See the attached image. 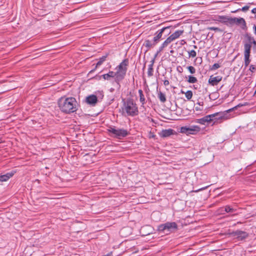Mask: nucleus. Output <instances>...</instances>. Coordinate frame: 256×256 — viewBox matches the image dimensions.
I'll return each mask as SVG.
<instances>
[{"label": "nucleus", "mask_w": 256, "mask_h": 256, "mask_svg": "<svg viewBox=\"0 0 256 256\" xmlns=\"http://www.w3.org/2000/svg\"><path fill=\"white\" fill-rule=\"evenodd\" d=\"M176 132L174 130L168 128L162 130L160 132H159V135L161 138H166L174 134Z\"/></svg>", "instance_id": "obj_11"}, {"label": "nucleus", "mask_w": 256, "mask_h": 256, "mask_svg": "<svg viewBox=\"0 0 256 256\" xmlns=\"http://www.w3.org/2000/svg\"><path fill=\"white\" fill-rule=\"evenodd\" d=\"M164 48L165 47L162 44L160 46L158 50V52H160L162 51Z\"/></svg>", "instance_id": "obj_40"}, {"label": "nucleus", "mask_w": 256, "mask_h": 256, "mask_svg": "<svg viewBox=\"0 0 256 256\" xmlns=\"http://www.w3.org/2000/svg\"><path fill=\"white\" fill-rule=\"evenodd\" d=\"M2 140L1 138H0V144L2 143Z\"/></svg>", "instance_id": "obj_54"}, {"label": "nucleus", "mask_w": 256, "mask_h": 256, "mask_svg": "<svg viewBox=\"0 0 256 256\" xmlns=\"http://www.w3.org/2000/svg\"><path fill=\"white\" fill-rule=\"evenodd\" d=\"M160 52H158V51H157L156 53L154 54V58L155 59L157 57V56H158V54Z\"/></svg>", "instance_id": "obj_46"}, {"label": "nucleus", "mask_w": 256, "mask_h": 256, "mask_svg": "<svg viewBox=\"0 0 256 256\" xmlns=\"http://www.w3.org/2000/svg\"><path fill=\"white\" fill-rule=\"evenodd\" d=\"M196 56V52L194 50H192L190 52H188V56L190 58H194Z\"/></svg>", "instance_id": "obj_31"}, {"label": "nucleus", "mask_w": 256, "mask_h": 256, "mask_svg": "<svg viewBox=\"0 0 256 256\" xmlns=\"http://www.w3.org/2000/svg\"><path fill=\"white\" fill-rule=\"evenodd\" d=\"M244 37L246 38V40H244V42H246L252 45V42L254 40V37L252 36L250 34L248 33L244 34Z\"/></svg>", "instance_id": "obj_23"}, {"label": "nucleus", "mask_w": 256, "mask_h": 256, "mask_svg": "<svg viewBox=\"0 0 256 256\" xmlns=\"http://www.w3.org/2000/svg\"><path fill=\"white\" fill-rule=\"evenodd\" d=\"M200 130V128L198 126H192L190 127L187 126H182L180 128V132L184 133V134H193L192 132L197 131L198 132Z\"/></svg>", "instance_id": "obj_9"}, {"label": "nucleus", "mask_w": 256, "mask_h": 256, "mask_svg": "<svg viewBox=\"0 0 256 256\" xmlns=\"http://www.w3.org/2000/svg\"><path fill=\"white\" fill-rule=\"evenodd\" d=\"M210 117V116H206L198 120V122L200 124H204L206 122H210L209 119Z\"/></svg>", "instance_id": "obj_26"}, {"label": "nucleus", "mask_w": 256, "mask_h": 256, "mask_svg": "<svg viewBox=\"0 0 256 256\" xmlns=\"http://www.w3.org/2000/svg\"><path fill=\"white\" fill-rule=\"evenodd\" d=\"M108 54H106L105 56H102L100 58L94 70H92L90 72H94L98 66H100L106 60V58L108 57Z\"/></svg>", "instance_id": "obj_15"}, {"label": "nucleus", "mask_w": 256, "mask_h": 256, "mask_svg": "<svg viewBox=\"0 0 256 256\" xmlns=\"http://www.w3.org/2000/svg\"><path fill=\"white\" fill-rule=\"evenodd\" d=\"M162 44L165 48L168 45V44H167V42H166V40L164 41V42Z\"/></svg>", "instance_id": "obj_43"}, {"label": "nucleus", "mask_w": 256, "mask_h": 256, "mask_svg": "<svg viewBox=\"0 0 256 256\" xmlns=\"http://www.w3.org/2000/svg\"><path fill=\"white\" fill-rule=\"evenodd\" d=\"M138 94L140 96V101L142 104V106H144V105L146 104V101L142 90L140 89L138 90Z\"/></svg>", "instance_id": "obj_20"}, {"label": "nucleus", "mask_w": 256, "mask_h": 256, "mask_svg": "<svg viewBox=\"0 0 256 256\" xmlns=\"http://www.w3.org/2000/svg\"><path fill=\"white\" fill-rule=\"evenodd\" d=\"M236 108V106H235L224 112H218L215 113L216 117L214 118V122H221L224 120H228V118H230V117L228 116V114L230 112H232Z\"/></svg>", "instance_id": "obj_6"}, {"label": "nucleus", "mask_w": 256, "mask_h": 256, "mask_svg": "<svg viewBox=\"0 0 256 256\" xmlns=\"http://www.w3.org/2000/svg\"><path fill=\"white\" fill-rule=\"evenodd\" d=\"M252 14H256V8H254L252 10Z\"/></svg>", "instance_id": "obj_45"}, {"label": "nucleus", "mask_w": 256, "mask_h": 256, "mask_svg": "<svg viewBox=\"0 0 256 256\" xmlns=\"http://www.w3.org/2000/svg\"><path fill=\"white\" fill-rule=\"evenodd\" d=\"M14 174V172H8L4 175L0 176V182H6Z\"/></svg>", "instance_id": "obj_16"}, {"label": "nucleus", "mask_w": 256, "mask_h": 256, "mask_svg": "<svg viewBox=\"0 0 256 256\" xmlns=\"http://www.w3.org/2000/svg\"><path fill=\"white\" fill-rule=\"evenodd\" d=\"M219 19L220 20V21L222 22L224 24H232L231 20H232V18L231 17L222 16H219Z\"/></svg>", "instance_id": "obj_17"}, {"label": "nucleus", "mask_w": 256, "mask_h": 256, "mask_svg": "<svg viewBox=\"0 0 256 256\" xmlns=\"http://www.w3.org/2000/svg\"><path fill=\"white\" fill-rule=\"evenodd\" d=\"M108 130L114 137L118 138L126 137L128 134V130L124 129H116L114 128L110 127Z\"/></svg>", "instance_id": "obj_5"}, {"label": "nucleus", "mask_w": 256, "mask_h": 256, "mask_svg": "<svg viewBox=\"0 0 256 256\" xmlns=\"http://www.w3.org/2000/svg\"><path fill=\"white\" fill-rule=\"evenodd\" d=\"M166 42L169 44L172 42L174 40L170 36H169L166 40Z\"/></svg>", "instance_id": "obj_36"}, {"label": "nucleus", "mask_w": 256, "mask_h": 256, "mask_svg": "<svg viewBox=\"0 0 256 256\" xmlns=\"http://www.w3.org/2000/svg\"><path fill=\"white\" fill-rule=\"evenodd\" d=\"M181 92L182 94H185V92L182 90H181Z\"/></svg>", "instance_id": "obj_52"}, {"label": "nucleus", "mask_w": 256, "mask_h": 256, "mask_svg": "<svg viewBox=\"0 0 256 256\" xmlns=\"http://www.w3.org/2000/svg\"><path fill=\"white\" fill-rule=\"evenodd\" d=\"M232 24H242L244 26H246V23L245 20L242 18H232Z\"/></svg>", "instance_id": "obj_14"}, {"label": "nucleus", "mask_w": 256, "mask_h": 256, "mask_svg": "<svg viewBox=\"0 0 256 256\" xmlns=\"http://www.w3.org/2000/svg\"><path fill=\"white\" fill-rule=\"evenodd\" d=\"M154 62V58H153L150 61V64L148 65V75L149 77H150L153 76V65Z\"/></svg>", "instance_id": "obj_21"}, {"label": "nucleus", "mask_w": 256, "mask_h": 256, "mask_svg": "<svg viewBox=\"0 0 256 256\" xmlns=\"http://www.w3.org/2000/svg\"><path fill=\"white\" fill-rule=\"evenodd\" d=\"M164 84L165 86H167L170 84V82L168 80H164Z\"/></svg>", "instance_id": "obj_41"}, {"label": "nucleus", "mask_w": 256, "mask_h": 256, "mask_svg": "<svg viewBox=\"0 0 256 256\" xmlns=\"http://www.w3.org/2000/svg\"><path fill=\"white\" fill-rule=\"evenodd\" d=\"M250 56H244V66L246 68L250 62Z\"/></svg>", "instance_id": "obj_28"}, {"label": "nucleus", "mask_w": 256, "mask_h": 256, "mask_svg": "<svg viewBox=\"0 0 256 256\" xmlns=\"http://www.w3.org/2000/svg\"><path fill=\"white\" fill-rule=\"evenodd\" d=\"M252 44H254V46H256V41L254 39L252 42Z\"/></svg>", "instance_id": "obj_47"}, {"label": "nucleus", "mask_w": 256, "mask_h": 256, "mask_svg": "<svg viewBox=\"0 0 256 256\" xmlns=\"http://www.w3.org/2000/svg\"><path fill=\"white\" fill-rule=\"evenodd\" d=\"M197 104H198L200 106H202L204 104V102H198L197 103Z\"/></svg>", "instance_id": "obj_44"}, {"label": "nucleus", "mask_w": 256, "mask_h": 256, "mask_svg": "<svg viewBox=\"0 0 256 256\" xmlns=\"http://www.w3.org/2000/svg\"><path fill=\"white\" fill-rule=\"evenodd\" d=\"M232 234L239 240H243L248 236V234L246 232L238 230L233 232Z\"/></svg>", "instance_id": "obj_10"}, {"label": "nucleus", "mask_w": 256, "mask_h": 256, "mask_svg": "<svg viewBox=\"0 0 256 256\" xmlns=\"http://www.w3.org/2000/svg\"><path fill=\"white\" fill-rule=\"evenodd\" d=\"M208 116H210L209 119H210V122H212V121H214V118H215L216 116V115H215V114H210V115H208Z\"/></svg>", "instance_id": "obj_38"}, {"label": "nucleus", "mask_w": 256, "mask_h": 256, "mask_svg": "<svg viewBox=\"0 0 256 256\" xmlns=\"http://www.w3.org/2000/svg\"><path fill=\"white\" fill-rule=\"evenodd\" d=\"M184 32V30H178L174 32L170 36L174 40L178 38L180 36H181Z\"/></svg>", "instance_id": "obj_22"}, {"label": "nucleus", "mask_w": 256, "mask_h": 256, "mask_svg": "<svg viewBox=\"0 0 256 256\" xmlns=\"http://www.w3.org/2000/svg\"><path fill=\"white\" fill-rule=\"evenodd\" d=\"M168 27H169V28L168 29V30H166L165 32H164V34H165V36H167L168 35H169L170 32H171V30H170V28H172V26H168Z\"/></svg>", "instance_id": "obj_35"}, {"label": "nucleus", "mask_w": 256, "mask_h": 256, "mask_svg": "<svg viewBox=\"0 0 256 256\" xmlns=\"http://www.w3.org/2000/svg\"><path fill=\"white\" fill-rule=\"evenodd\" d=\"M180 69H181V70H180L179 72H182V68H180Z\"/></svg>", "instance_id": "obj_51"}, {"label": "nucleus", "mask_w": 256, "mask_h": 256, "mask_svg": "<svg viewBox=\"0 0 256 256\" xmlns=\"http://www.w3.org/2000/svg\"><path fill=\"white\" fill-rule=\"evenodd\" d=\"M121 110L122 114L125 116H134L138 114L137 104L131 98L122 100Z\"/></svg>", "instance_id": "obj_2"}, {"label": "nucleus", "mask_w": 256, "mask_h": 256, "mask_svg": "<svg viewBox=\"0 0 256 256\" xmlns=\"http://www.w3.org/2000/svg\"><path fill=\"white\" fill-rule=\"evenodd\" d=\"M77 102L74 98L62 97L58 101V106L62 112L66 114L74 112L77 110Z\"/></svg>", "instance_id": "obj_1"}, {"label": "nucleus", "mask_w": 256, "mask_h": 256, "mask_svg": "<svg viewBox=\"0 0 256 256\" xmlns=\"http://www.w3.org/2000/svg\"><path fill=\"white\" fill-rule=\"evenodd\" d=\"M180 69H181V70H180L179 72H182V68H180Z\"/></svg>", "instance_id": "obj_50"}, {"label": "nucleus", "mask_w": 256, "mask_h": 256, "mask_svg": "<svg viewBox=\"0 0 256 256\" xmlns=\"http://www.w3.org/2000/svg\"><path fill=\"white\" fill-rule=\"evenodd\" d=\"M187 68L191 74H194L196 72V69L192 66H188L187 67Z\"/></svg>", "instance_id": "obj_32"}, {"label": "nucleus", "mask_w": 256, "mask_h": 256, "mask_svg": "<svg viewBox=\"0 0 256 256\" xmlns=\"http://www.w3.org/2000/svg\"><path fill=\"white\" fill-rule=\"evenodd\" d=\"M254 48L256 49V46H254Z\"/></svg>", "instance_id": "obj_56"}, {"label": "nucleus", "mask_w": 256, "mask_h": 256, "mask_svg": "<svg viewBox=\"0 0 256 256\" xmlns=\"http://www.w3.org/2000/svg\"><path fill=\"white\" fill-rule=\"evenodd\" d=\"M250 4H254L253 2H252V3H248V5L246 6H244L242 7V8H240L238 10H236V11H240V10H242L244 12H246L247 10H248L250 8Z\"/></svg>", "instance_id": "obj_29"}, {"label": "nucleus", "mask_w": 256, "mask_h": 256, "mask_svg": "<svg viewBox=\"0 0 256 256\" xmlns=\"http://www.w3.org/2000/svg\"><path fill=\"white\" fill-rule=\"evenodd\" d=\"M169 27H164L158 30L154 34V36L152 40L156 44L160 42L162 38V34L166 30H168Z\"/></svg>", "instance_id": "obj_8"}, {"label": "nucleus", "mask_w": 256, "mask_h": 256, "mask_svg": "<svg viewBox=\"0 0 256 256\" xmlns=\"http://www.w3.org/2000/svg\"><path fill=\"white\" fill-rule=\"evenodd\" d=\"M156 44L154 42L153 40L151 41L149 40H146L144 44V46L147 48L148 50L154 48Z\"/></svg>", "instance_id": "obj_18"}, {"label": "nucleus", "mask_w": 256, "mask_h": 256, "mask_svg": "<svg viewBox=\"0 0 256 256\" xmlns=\"http://www.w3.org/2000/svg\"><path fill=\"white\" fill-rule=\"evenodd\" d=\"M254 34H256V26H254Z\"/></svg>", "instance_id": "obj_49"}, {"label": "nucleus", "mask_w": 256, "mask_h": 256, "mask_svg": "<svg viewBox=\"0 0 256 256\" xmlns=\"http://www.w3.org/2000/svg\"><path fill=\"white\" fill-rule=\"evenodd\" d=\"M222 256V255H221V256Z\"/></svg>", "instance_id": "obj_57"}, {"label": "nucleus", "mask_w": 256, "mask_h": 256, "mask_svg": "<svg viewBox=\"0 0 256 256\" xmlns=\"http://www.w3.org/2000/svg\"><path fill=\"white\" fill-rule=\"evenodd\" d=\"M194 48H197V46H195V45H194Z\"/></svg>", "instance_id": "obj_53"}, {"label": "nucleus", "mask_w": 256, "mask_h": 256, "mask_svg": "<svg viewBox=\"0 0 256 256\" xmlns=\"http://www.w3.org/2000/svg\"><path fill=\"white\" fill-rule=\"evenodd\" d=\"M220 67V65L218 64H214L210 68V70H214Z\"/></svg>", "instance_id": "obj_33"}, {"label": "nucleus", "mask_w": 256, "mask_h": 256, "mask_svg": "<svg viewBox=\"0 0 256 256\" xmlns=\"http://www.w3.org/2000/svg\"><path fill=\"white\" fill-rule=\"evenodd\" d=\"M252 45L244 42V56H250Z\"/></svg>", "instance_id": "obj_19"}, {"label": "nucleus", "mask_w": 256, "mask_h": 256, "mask_svg": "<svg viewBox=\"0 0 256 256\" xmlns=\"http://www.w3.org/2000/svg\"><path fill=\"white\" fill-rule=\"evenodd\" d=\"M166 42L169 44L172 42L174 40L170 36H169L166 40Z\"/></svg>", "instance_id": "obj_37"}, {"label": "nucleus", "mask_w": 256, "mask_h": 256, "mask_svg": "<svg viewBox=\"0 0 256 256\" xmlns=\"http://www.w3.org/2000/svg\"><path fill=\"white\" fill-rule=\"evenodd\" d=\"M102 77L104 80H110L112 78H114L115 82L120 84V82L122 80L119 77L116 72H114L113 71H110L108 74H102L100 76V78Z\"/></svg>", "instance_id": "obj_7"}, {"label": "nucleus", "mask_w": 256, "mask_h": 256, "mask_svg": "<svg viewBox=\"0 0 256 256\" xmlns=\"http://www.w3.org/2000/svg\"><path fill=\"white\" fill-rule=\"evenodd\" d=\"M126 228H123L121 230L120 232L122 234L123 232L125 230Z\"/></svg>", "instance_id": "obj_48"}, {"label": "nucleus", "mask_w": 256, "mask_h": 256, "mask_svg": "<svg viewBox=\"0 0 256 256\" xmlns=\"http://www.w3.org/2000/svg\"><path fill=\"white\" fill-rule=\"evenodd\" d=\"M170 52H171V53H172V52H173V50H172L170 51Z\"/></svg>", "instance_id": "obj_55"}, {"label": "nucleus", "mask_w": 256, "mask_h": 256, "mask_svg": "<svg viewBox=\"0 0 256 256\" xmlns=\"http://www.w3.org/2000/svg\"><path fill=\"white\" fill-rule=\"evenodd\" d=\"M177 230L178 224L175 222H166L158 226V230L160 232H164L165 230H167L169 232H172Z\"/></svg>", "instance_id": "obj_4"}, {"label": "nucleus", "mask_w": 256, "mask_h": 256, "mask_svg": "<svg viewBox=\"0 0 256 256\" xmlns=\"http://www.w3.org/2000/svg\"><path fill=\"white\" fill-rule=\"evenodd\" d=\"M187 82L190 84H194L198 82L197 78L192 76H189Z\"/></svg>", "instance_id": "obj_27"}, {"label": "nucleus", "mask_w": 256, "mask_h": 256, "mask_svg": "<svg viewBox=\"0 0 256 256\" xmlns=\"http://www.w3.org/2000/svg\"><path fill=\"white\" fill-rule=\"evenodd\" d=\"M220 210L222 212L224 210V208H221ZM224 211L226 212H233L236 211V210L231 208L230 206L227 205L225 206Z\"/></svg>", "instance_id": "obj_24"}, {"label": "nucleus", "mask_w": 256, "mask_h": 256, "mask_svg": "<svg viewBox=\"0 0 256 256\" xmlns=\"http://www.w3.org/2000/svg\"><path fill=\"white\" fill-rule=\"evenodd\" d=\"M208 29L210 30H216V31L220 30V28L217 27H210L208 28Z\"/></svg>", "instance_id": "obj_39"}, {"label": "nucleus", "mask_w": 256, "mask_h": 256, "mask_svg": "<svg viewBox=\"0 0 256 256\" xmlns=\"http://www.w3.org/2000/svg\"><path fill=\"white\" fill-rule=\"evenodd\" d=\"M129 64V60L128 58L124 59L118 66H116V70L119 77L122 80H124L128 70V66Z\"/></svg>", "instance_id": "obj_3"}, {"label": "nucleus", "mask_w": 256, "mask_h": 256, "mask_svg": "<svg viewBox=\"0 0 256 256\" xmlns=\"http://www.w3.org/2000/svg\"><path fill=\"white\" fill-rule=\"evenodd\" d=\"M192 95L193 94L192 90H188L186 92H185L186 97L188 100H190L192 98Z\"/></svg>", "instance_id": "obj_30"}, {"label": "nucleus", "mask_w": 256, "mask_h": 256, "mask_svg": "<svg viewBox=\"0 0 256 256\" xmlns=\"http://www.w3.org/2000/svg\"><path fill=\"white\" fill-rule=\"evenodd\" d=\"M98 101L97 96L94 94L87 96L86 99V102L92 106H95Z\"/></svg>", "instance_id": "obj_12"}, {"label": "nucleus", "mask_w": 256, "mask_h": 256, "mask_svg": "<svg viewBox=\"0 0 256 256\" xmlns=\"http://www.w3.org/2000/svg\"><path fill=\"white\" fill-rule=\"evenodd\" d=\"M158 97L162 102L164 103L166 102V95L162 92L160 91L158 92Z\"/></svg>", "instance_id": "obj_25"}, {"label": "nucleus", "mask_w": 256, "mask_h": 256, "mask_svg": "<svg viewBox=\"0 0 256 256\" xmlns=\"http://www.w3.org/2000/svg\"><path fill=\"white\" fill-rule=\"evenodd\" d=\"M249 70H250L252 72H255V70H256V66L253 65V64H251V65L250 66Z\"/></svg>", "instance_id": "obj_34"}, {"label": "nucleus", "mask_w": 256, "mask_h": 256, "mask_svg": "<svg viewBox=\"0 0 256 256\" xmlns=\"http://www.w3.org/2000/svg\"><path fill=\"white\" fill-rule=\"evenodd\" d=\"M222 80V76H221L214 77L213 76H211L208 80V83L212 86H216Z\"/></svg>", "instance_id": "obj_13"}, {"label": "nucleus", "mask_w": 256, "mask_h": 256, "mask_svg": "<svg viewBox=\"0 0 256 256\" xmlns=\"http://www.w3.org/2000/svg\"><path fill=\"white\" fill-rule=\"evenodd\" d=\"M195 110L196 111H201V110H202V108H201L200 106H196L195 107Z\"/></svg>", "instance_id": "obj_42"}]
</instances>
